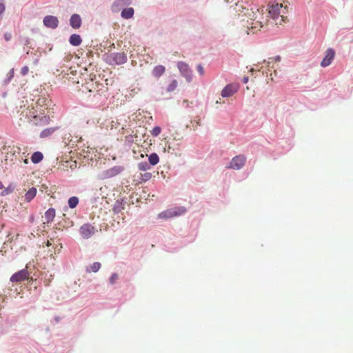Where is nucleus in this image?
Segmentation results:
<instances>
[{
    "instance_id": "f257e3e1",
    "label": "nucleus",
    "mask_w": 353,
    "mask_h": 353,
    "mask_svg": "<svg viewBox=\"0 0 353 353\" xmlns=\"http://www.w3.org/2000/svg\"><path fill=\"white\" fill-rule=\"evenodd\" d=\"M128 61L127 55L124 52H111L106 56L105 61L109 65H121Z\"/></svg>"
},
{
    "instance_id": "f03ea898",
    "label": "nucleus",
    "mask_w": 353,
    "mask_h": 353,
    "mask_svg": "<svg viewBox=\"0 0 353 353\" xmlns=\"http://www.w3.org/2000/svg\"><path fill=\"white\" fill-rule=\"evenodd\" d=\"M176 66L181 75L185 79L188 83H190L192 81V70L189 65L184 61H178Z\"/></svg>"
},
{
    "instance_id": "7ed1b4c3",
    "label": "nucleus",
    "mask_w": 353,
    "mask_h": 353,
    "mask_svg": "<svg viewBox=\"0 0 353 353\" xmlns=\"http://www.w3.org/2000/svg\"><path fill=\"white\" fill-rule=\"evenodd\" d=\"M246 158L244 155L240 154L234 157L226 168L239 170L241 169L245 163Z\"/></svg>"
},
{
    "instance_id": "20e7f679",
    "label": "nucleus",
    "mask_w": 353,
    "mask_h": 353,
    "mask_svg": "<svg viewBox=\"0 0 353 353\" xmlns=\"http://www.w3.org/2000/svg\"><path fill=\"white\" fill-rule=\"evenodd\" d=\"M186 210L184 207L178 208H172L163 211L159 214L160 219H169L174 216H178L185 212Z\"/></svg>"
},
{
    "instance_id": "39448f33",
    "label": "nucleus",
    "mask_w": 353,
    "mask_h": 353,
    "mask_svg": "<svg viewBox=\"0 0 353 353\" xmlns=\"http://www.w3.org/2000/svg\"><path fill=\"white\" fill-rule=\"evenodd\" d=\"M95 228L91 223L83 224L79 228V233L84 239H90L95 233Z\"/></svg>"
},
{
    "instance_id": "423d86ee",
    "label": "nucleus",
    "mask_w": 353,
    "mask_h": 353,
    "mask_svg": "<svg viewBox=\"0 0 353 353\" xmlns=\"http://www.w3.org/2000/svg\"><path fill=\"white\" fill-rule=\"evenodd\" d=\"M133 0H114L111 6L112 12H117L123 7L129 6L132 3Z\"/></svg>"
},
{
    "instance_id": "0eeeda50",
    "label": "nucleus",
    "mask_w": 353,
    "mask_h": 353,
    "mask_svg": "<svg viewBox=\"0 0 353 353\" xmlns=\"http://www.w3.org/2000/svg\"><path fill=\"white\" fill-rule=\"evenodd\" d=\"M43 23L46 28L55 29L59 26V19L55 16L47 15L43 17Z\"/></svg>"
},
{
    "instance_id": "6e6552de",
    "label": "nucleus",
    "mask_w": 353,
    "mask_h": 353,
    "mask_svg": "<svg viewBox=\"0 0 353 353\" xmlns=\"http://www.w3.org/2000/svg\"><path fill=\"white\" fill-rule=\"evenodd\" d=\"M28 276H29V273H28V270L26 269H22V270L15 272L14 274H13L11 276L10 281L13 283L14 282H21V281L28 279Z\"/></svg>"
},
{
    "instance_id": "1a4fd4ad",
    "label": "nucleus",
    "mask_w": 353,
    "mask_h": 353,
    "mask_svg": "<svg viewBox=\"0 0 353 353\" xmlns=\"http://www.w3.org/2000/svg\"><path fill=\"white\" fill-rule=\"evenodd\" d=\"M335 56V51L333 48H328L325 52V55L321 62V66L325 68L330 65Z\"/></svg>"
},
{
    "instance_id": "9d476101",
    "label": "nucleus",
    "mask_w": 353,
    "mask_h": 353,
    "mask_svg": "<svg viewBox=\"0 0 353 353\" xmlns=\"http://www.w3.org/2000/svg\"><path fill=\"white\" fill-rule=\"evenodd\" d=\"M268 6H269L268 12H269V14L270 15V17L273 19L278 18L280 14V10H281V8L282 7V5L279 4L278 3H276L271 6L269 5Z\"/></svg>"
},
{
    "instance_id": "9b49d317",
    "label": "nucleus",
    "mask_w": 353,
    "mask_h": 353,
    "mask_svg": "<svg viewBox=\"0 0 353 353\" xmlns=\"http://www.w3.org/2000/svg\"><path fill=\"white\" fill-rule=\"evenodd\" d=\"M82 24V19L79 14H73L71 15L70 19V26L73 29H79Z\"/></svg>"
},
{
    "instance_id": "f8f14e48",
    "label": "nucleus",
    "mask_w": 353,
    "mask_h": 353,
    "mask_svg": "<svg viewBox=\"0 0 353 353\" xmlns=\"http://www.w3.org/2000/svg\"><path fill=\"white\" fill-rule=\"evenodd\" d=\"M126 201L123 198L117 199L113 205L112 212L117 214L120 213L125 208V204Z\"/></svg>"
},
{
    "instance_id": "ddd939ff",
    "label": "nucleus",
    "mask_w": 353,
    "mask_h": 353,
    "mask_svg": "<svg viewBox=\"0 0 353 353\" xmlns=\"http://www.w3.org/2000/svg\"><path fill=\"white\" fill-rule=\"evenodd\" d=\"M236 92V90L234 88L232 84H228L225 85L221 91V96L224 98L231 97L234 93Z\"/></svg>"
},
{
    "instance_id": "4468645a",
    "label": "nucleus",
    "mask_w": 353,
    "mask_h": 353,
    "mask_svg": "<svg viewBox=\"0 0 353 353\" xmlns=\"http://www.w3.org/2000/svg\"><path fill=\"white\" fill-rule=\"evenodd\" d=\"M134 10L132 7L123 8L121 12V17L124 19H130L134 17Z\"/></svg>"
},
{
    "instance_id": "2eb2a0df",
    "label": "nucleus",
    "mask_w": 353,
    "mask_h": 353,
    "mask_svg": "<svg viewBox=\"0 0 353 353\" xmlns=\"http://www.w3.org/2000/svg\"><path fill=\"white\" fill-rule=\"evenodd\" d=\"M68 41L71 46L75 47L80 46L82 43V39L78 34H71Z\"/></svg>"
},
{
    "instance_id": "dca6fc26",
    "label": "nucleus",
    "mask_w": 353,
    "mask_h": 353,
    "mask_svg": "<svg viewBox=\"0 0 353 353\" xmlns=\"http://www.w3.org/2000/svg\"><path fill=\"white\" fill-rule=\"evenodd\" d=\"M165 68L162 65H156L152 72V74L155 78H160L165 72Z\"/></svg>"
},
{
    "instance_id": "f3484780",
    "label": "nucleus",
    "mask_w": 353,
    "mask_h": 353,
    "mask_svg": "<svg viewBox=\"0 0 353 353\" xmlns=\"http://www.w3.org/2000/svg\"><path fill=\"white\" fill-rule=\"evenodd\" d=\"M58 129H59L58 126L46 128L41 132L39 137L41 139L49 137Z\"/></svg>"
},
{
    "instance_id": "a211bd4d",
    "label": "nucleus",
    "mask_w": 353,
    "mask_h": 353,
    "mask_svg": "<svg viewBox=\"0 0 353 353\" xmlns=\"http://www.w3.org/2000/svg\"><path fill=\"white\" fill-rule=\"evenodd\" d=\"M56 211L53 208H48L45 212V219L48 223L52 222L55 217Z\"/></svg>"
},
{
    "instance_id": "6ab92c4d",
    "label": "nucleus",
    "mask_w": 353,
    "mask_h": 353,
    "mask_svg": "<svg viewBox=\"0 0 353 353\" xmlns=\"http://www.w3.org/2000/svg\"><path fill=\"white\" fill-rule=\"evenodd\" d=\"M37 192V190L36 188L32 187L30 188L24 196L26 201L30 202L35 197Z\"/></svg>"
},
{
    "instance_id": "aec40b11",
    "label": "nucleus",
    "mask_w": 353,
    "mask_h": 353,
    "mask_svg": "<svg viewBox=\"0 0 353 353\" xmlns=\"http://www.w3.org/2000/svg\"><path fill=\"white\" fill-rule=\"evenodd\" d=\"M34 118L37 121V124L41 125H48L50 121V117L47 115H37Z\"/></svg>"
},
{
    "instance_id": "412c9836",
    "label": "nucleus",
    "mask_w": 353,
    "mask_h": 353,
    "mask_svg": "<svg viewBox=\"0 0 353 353\" xmlns=\"http://www.w3.org/2000/svg\"><path fill=\"white\" fill-rule=\"evenodd\" d=\"M123 170V168L121 166H114L110 170L106 171V176L112 177L119 174Z\"/></svg>"
},
{
    "instance_id": "4be33fe9",
    "label": "nucleus",
    "mask_w": 353,
    "mask_h": 353,
    "mask_svg": "<svg viewBox=\"0 0 353 353\" xmlns=\"http://www.w3.org/2000/svg\"><path fill=\"white\" fill-rule=\"evenodd\" d=\"M30 159H31V161L33 163L37 164V163H40L43 160V155L42 152H41L39 151H37V152H33Z\"/></svg>"
},
{
    "instance_id": "5701e85b",
    "label": "nucleus",
    "mask_w": 353,
    "mask_h": 353,
    "mask_svg": "<svg viewBox=\"0 0 353 353\" xmlns=\"http://www.w3.org/2000/svg\"><path fill=\"white\" fill-rule=\"evenodd\" d=\"M159 162V157L155 153L152 152L148 156V163L150 165H156Z\"/></svg>"
},
{
    "instance_id": "b1692460",
    "label": "nucleus",
    "mask_w": 353,
    "mask_h": 353,
    "mask_svg": "<svg viewBox=\"0 0 353 353\" xmlns=\"http://www.w3.org/2000/svg\"><path fill=\"white\" fill-rule=\"evenodd\" d=\"M15 188H16V185L14 183H10L7 188L3 189L1 192L0 196H7L8 194H10L11 193H12L14 192Z\"/></svg>"
},
{
    "instance_id": "393cba45",
    "label": "nucleus",
    "mask_w": 353,
    "mask_h": 353,
    "mask_svg": "<svg viewBox=\"0 0 353 353\" xmlns=\"http://www.w3.org/2000/svg\"><path fill=\"white\" fill-rule=\"evenodd\" d=\"M79 203V199L77 196H73L68 199V207L71 209L75 208Z\"/></svg>"
},
{
    "instance_id": "a878e982",
    "label": "nucleus",
    "mask_w": 353,
    "mask_h": 353,
    "mask_svg": "<svg viewBox=\"0 0 353 353\" xmlns=\"http://www.w3.org/2000/svg\"><path fill=\"white\" fill-rule=\"evenodd\" d=\"M101 263L99 262H94L93 263L90 267V269H87L86 271L87 272H97L99 269L101 268Z\"/></svg>"
},
{
    "instance_id": "bb28decb",
    "label": "nucleus",
    "mask_w": 353,
    "mask_h": 353,
    "mask_svg": "<svg viewBox=\"0 0 353 353\" xmlns=\"http://www.w3.org/2000/svg\"><path fill=\"white\" fill-rule=\"evenodd\" d=\"M151 165L149 163L146 161H142L139 163L138 164V168L139 170L141 171H147L150 169Z\"/></svg>"
},
{
    "instance_id": "cd10ccee",
    "label": "nucleus",
    "mask_w": 353,
    "mask_h": 353,
    "mask_svg": "<svg viewBox=\"0 0 353 353\" xmlns=\"http://www.w3.org/2000/svg\"><path fill=\"white\" fill-rule=\"evenodd\" d=\"M178 86V81L176 79H173L170 83L168 85L166 90L168 92H173Z\"/></svg>"
},
{
    "instance_id": "c85d7f7f",
    "label": "nucleus",
    "mask_w": 353,
    "mask_h": 353,
    "mask_svg": "<svg viewBox=\"0 0 353 353\" xmlns=\"http://www.w3.org/2000/svg\"><path fill=\"white\" fill-rule=\"evenodd\" d=\"M14 74V68L10 70L9 72L7 74V77L4 79L3 83L5 85L8 84L11 80L12 79Z\"/></svg>"
},
{
    "instance_id": "c756f323",
    "label": "nucleus",
    "mask_w": 353,
    "mask_h": 353,
    "mask_svg": "<svg viewBox=\"0 0 353 353\" xmlns=\"http://www.w3.org/2000/svg\"><path fill=\"white\" fill-rule=\"evenodd\" d=\"M259 11V8H256V7L252 8L250 12H248V14H245L248 18L250 19H255L256 18V12Z\"/></svg>"
},
{
    "instance_id": "7c9ffc66",
    "label": "nucleus",
    "mask_w": 353,
    "mask_h": 353,
    "mask_svg": "<svg viewBox=\"0 0 353 353\" xmlns=\"http://www.w3.org/2000/svg\"><path fill=\"white\" fill-rule=\"evenodd\" d=\"M152 177V174L150 172H145L144 174H141L140 180L141 182H146L150 180Z\"/></svg>"
},
{
    "instance_id": "2f4dec72",
    "label": "nucleus",
    "mask_w": 353,
    "mask_h": 353,
    "mask_svg": "<svg viewBox=\"0 0 353 353\" xmlns=\"http://www.w3.org/2000/svg\"><path fill=\"white\" fill-rule=\"evenodd\" d=\"M161 132L160 126H155L151 131V135L154 137H158Z\"/></svg>"
},
{
    "instance_id": "473e14b6",
    "label": "nucleus",
    "mask_w": 353,
    "mask_h": 353,
    "mask_svg": "<svg viewBox=\"0 0 353 353\" xmlns=\"http://www.w3.org/2000/svg\"><path fill=\"white\" fill-rule=\"evenodd\" d=\"M281 57L279 55H276V56H275L273 58H269L268 61L264 60L263 62L265 63H266V65L268 67H270V65L271 63V61L270 60H274L276 62H279L281 61Z\"/></svg>"
},
{
    "instance_id": "72a5a7b5",
    "label": "nucleus",
    "mask_w": 353,
    "mask_h": 353,
    "mask_svg": "<svg viewBox=\"0 0 353 353\" xmlns=\"http://www.w3.org/2000/svg\"><path fill=\"white\" fill-rule=\"evenodd\" d=\"M119 276L117 273H112L109 279V283L111 285L114 284L116 281L118 279Z\"/></svg>"
},
{
    "instance_id": "f704fd0d",
    "label": "nucleus",
    "mask_w": 353,
    "mask_h": 353,
    "mask_svg": "<svg viewBox=\"0 0 353 353\" xmlns=\"http://www.w3.org/2000/svg\"><path fill=\"white\" fill-rule=\"evenodd\" d=\"M6 10V6L3 0H0V15H1Z\"/></svg>"
},
{
    "instance_id": "c9c22d12",
    "label": "nucleus",
    "mask_w": 353,
    "mask_h": 353,
    "mask_svg": "<svg viewBox=\"0 0 353 353\" xmlns=\"http://www.w3.org/2000/svg\"><path fill=\"white\" fill-rule=\"evenodd\" d=\"M196 70H197V72L199 73L200 75H203V74H204V68H203V67L202 66L201 64L197 65Z\"/></svg>"
},
{
    "instance_id": "e433bc0d",
    "label": "nucleus",
    "mask_w": 353,
    "mask_h": 353,
    "mask_svg": "<svg viewBox=\"0 0 353 353\" xmlns=\"http://www.w3.org/2000/svg\"><path fill=\"white\" fill-rule=\"evenodd\" d=\"M12 34L10 32H5L4 34H3V37H4V39L6 41H9L11 40L12 39Z\"/></svg>"
},
{
    "instance_id": "4c0bfd02",
    "label": "nucleus",
    "mask_w": 353,
    "mask_h": 353,
    "mask_svg": "<svg viewBox=\"0 0 353 353\" xmlns=\"http://www.w3.org/2000/svg\"><path fill=\"white\" fill-rule=\"evenodd\" d=\"M28 71H29V68L26 65L23 66L21 70V74L23 75V76H25L28 73Z\"/></svg>"
},
{
    "instance_id": "58836bf2",
    "label": "nucleus",
    "mask_w": 353,
    "mask_h": 353,
    "mask_svg": "<svg viewBox=\"0 0 353 353\" xmlns=\"http://www.w3.org/2000/svg\"><path fill=\"white\" fill-rule=\"evenodd\" d=\"M23 39L25 45L28 46L30 44V39L28 37H25Z\"/></svg>"
},
{
    "instance_id": "ea45409f",
    "label": "nucleus",
    "mask_w": 353,
    "mask_h": 353,
    "mask_svg": "<svg viewBox=\"0 0 353 353\" xmlns=\"http://www.w3.org/2000/svg\"><path fill=\"white\" fill-rule=\"evenodd\" d=\"M239 8V11L241 12H243L246 8L245 7H243V6H239L238 4L236 5Z\"/></svg>"
},
{
    "instance_id": "a19ab883",
    "label": "nucleus",
    "mask_w": 353,
    "mask_h": 353,
    "mask_svg": "<svg viewBox=\"0 0 353 353\" xmlns=\"http://www.w3.org/2000/svg\"><path fill=\"white\" fill-rule=\"evenodd\" d=\"M249 81V77H244L243 79H242V82L243 83H247Z\"/></svg>"
},
{
    "instance_id": "79ce46f5",
    "label": "nucleus",
    "mask_w": 353,
    "mask_h": 353,
    "mask_svg": "<svg viewBox=\"0 0 353 353\" xmlns=\"http://www.w3.org/2000/svg\"><path fill=\"white\" fill-rule=\"evenodd\" d=\"M54 320L56 321V322H59L60 321V318L59 316H55Z\"/></svg>"
},
{
    "instance_id": "37998d69",
    "label": "nucleus",
    "mask_w": 353,
    "mask_h": 353,
    "mask_svg": "<svg viewBox=\"0 0 353 353\" xmlns=\"http://www.w3.org/2000/svg\"><path fill=\"white\" fill-rule=\"evenodd\" d=\"M3 188V185L1 181H0V190Z\"/></svg>"
},
{
    "instance_id": "c03bdc74",
    "label": "nucleus",
    "mask_w": 353,
    "mask_h": 353,
    "mask_svg": "<svg viewBox=\"0 0 353 353\" xmlns=\"http://www.w3.org/2000/svg\"><path fill=\"white\" fill-rule=\"evenodd\" d=\"M183 103H188V100H184V101H183Z\"/></svg>"
}]
</instances>
